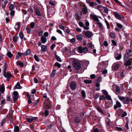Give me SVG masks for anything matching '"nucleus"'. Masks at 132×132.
Wrapping results in <instances>:
<instances>
[{
  "label": "nucleus",
  "mask_w": 132,
  "mask_h": 132,
  "mask_svg": "<svg viewBox=\"0 0 132 132\" xmlns=\"http://www.w3.org/2000/svg\"><path fill=\"white\" fill-rule=\"evenodd\" d=\"M19 37L18 36H15L13 37V41L15 42H16L19 39Z\"/></svg>",
  "instance_id": "7c9ffc66"
},
{
  "label": "nucleus",
  "mask_w": 132,
  "mask_h": 132,
  "mask_svg": "<svg viewBox=\"0 0 132 132\" xmlns=\"http://www.w3.org/2000/svg\"><path fill=\"white\" fill-rule=\"evenodd\" d=\"M110 35L111 37L113 38H114L116 37L115 35L113 33L111 32L110 33Z\"/></svg>",
  "instance_id": "c03bdc74"
},
{
  "label": "nucleus",
  "mask_w": 132,
  "mask_h": 132,
  "mask_svg": "<svg viewBox=\"0 0 132 132\" xmlns=\"http://www.w3.org/2000/svg\"><path fill=\"white\" fill-rule=\"evenodd\" d=\"M125 5L130 9H132V6L127 3H125Z\"/></svg>",
  "instance_id": "de8ad7c7"
},
{
  "label": "nucleus",
  "mask_w": 132,
  "mask_h": 132,
  "mask_svg": "<svg viewBox=\"0 0 132 132\" xmlns=\"http://www.w3.org/2000/svg\"><path fill=\"white\" fill-rule=\"evenodd\" d=\"M35 26V24L34 22H32L30 23V26L32 28H34Z\"/></svg>",
  "instance_id": "6e6d98bb"
},
{
  "label": "nucleus",
  "mask_w": 132,
  "mask_h": 132,
  "mask_svg": "<svg viewBox=\"0 0 132 132\" xmlns=\"http://www.w3.org/2000/svg\"><path fill=\"white\" fill-rule=\"evenodd\" d=\"M7 55L9 58H12L13 55V54H12L11 52L10 51L8 52L7 53Z\"/></svg>",
  "instance_id": "2f4dec72"
},
{
  "label": "nucleus",
  "mask_w": 132,
  "mask_h": 132,
  "mask_svg": "<svg viewBox=\"0 0 132 132\" xmlns=\"http://www.w3.org/2000/svg\"><path fill=\"white\" fill-rule=\"evenodd\" d=\"M38 119L37 117H30L27 118V121L30 123H31L33 121L36 120Z\"/></svg>",
  "instance_id": "1a4fd4ad"
},
{
  "label": "nucleus",
  "mask_w": 132,
  "mask_h": 132,
  "mask_svg": "<svg viewBox=\"0 0 132 132\" xmlns=\"http://www.w3.org/2000/svg\"><path fill=\"white\" fill-rule=\"evenodd\" d=\"M119 67V65L116 64H114L113 66V69L115 70H117L118 69Z\"/></svg>",
  "instance_id": "c85d7f7f"
},
{
  "label": "nucleus",
  "mask_w": 132,
  "mask_h": 132,
  "mask_svg": "<svg viewBox=\"0 0 132 132\" xmlns=\"http://www.w3.org/2000/svg\"><path fill=\"white\" fill-rule=\"evenodd\" d=\"M34 57L35 59L38 62L39 61V59L38 58V56L36 55H34Z\"/></svg>",
  "instance_id": "49530a36"
},
{
  "label": "nucleus",
  "mask_w": 132,
  "mask_h": 132,
  "mask_svg": "<svg viewBox=\"0 0 132 132\" xmlns=\"http://www.w3.org/2000/svg\"><path fill=\"white\" fill-rule=\"evenodd\" d=\"M20 26V22H17L16 23V24L14 27V28L16 29H18L19 28Z\"/></svg>",
  "instance_id": "393cba45"
},
{
  "label": "nucleus",
  "mask_w": 132,
  "mask_h": 132,
  "mask_svg": "<svg viewBox=\"0 0 132 132\" xmlns=\"http://www.w3.org/2000/svg\"><path fill=\"white\" fill-rule=\"evenodd\" d=\"M127 115V113L126 111H125L123 114L122 115L121 117H122L123 118L126 116Z\"/></svg>",
  "instance_id": "69168bd1"
},
{
  "label": "nucleus",
  "mask_w": 132,
  "mask_h": 132,
  "mask_svg": "<svg viewBox=\"0 0 132 132\" xmlns=\"http://www.w3.org/2000/svg\"><path fill=\"white\" fill-rule=\"evenodd\" d=\"M56 31L57 32L60 34L61 35H62V31L60 29H57V30Z\"/></svg>",
  "instance_id": "0e129e2a"
},
{
  "label": "nucleus",
  "mask_w": 132,
  "mask_h": 132,
  "mask_svg": "<svg viewBox=\"0 0 132 132\" xmlns=\"http://www.w3.org/2000/svg\"><path fill=\"white\" fill-rule=\"evenodd\" d=\"M73 65L76 70H78L81 68L80 63L78 61L74 60L73 62Z\"/></svg>",
  "instance_id": "f03ea898"
},
{
  "label": "nucleus",
  "mask_w": 132,
  "mask_h": 132,
  "mask_svg": "<svg viewBox=\"0 0 132 132\" xmlns=\"http://www.w3.org/2000/svg\"><path fill=\"white\" fill-rule=\"evenodd\" d=\"M16 64L17 65H19L21 67H23L24 66L23 63L21 62L20 60H18L16 62Z\"/></svg>",
  "instance_id": "aec40b11"
},
{
  "label": "nucleus",
  "mask_w": 132,
  "mask_h": 132,
  "mask_svg": "<svg viewBox=\"0 0 132 132\" xmlns=\"http://www.w3.org/2000/svg\"><path fill=\"white\" fill-rule=\"evenodd\" d=\"M54 65L55 66L57 67L58 68H60L61 67V64L57 62L55 63Z\"/></svg>",
  "instance_id": "79ce46f5"
},
{
  "label": "nucleus",
  "mask_w": 132,
  "mask_h": 132,
  "mask_svg": "<svg viewBox=\"0 0 132 132\" xmlns=\"http://www.w3.org/2000/svg\"><path fill=\"white\" fill-rule=\"evenodd\" d=\"M105 97L103 95H102L100 96V100H105Z\"/></svg>",
  "instance_id": "5fc2aeb1"
},
{
  "label": "nucleus",
  "mask_w": 132,
  "mask_h": 132,
  "mask_svg": "<svg viewBox=\"0 0 132 132\" xmlns=\"http://www.w3.org/2000/svg\"><path fill=\"white\" fill-rule=\"evenodd\" d=\"M78 50L79 53H81L86 52L88 51V49L86 47H83L81 46H79L78 48Z\"/></svg>",
  "instance_id": "39448f33"
},
{
  "label": "nucleus",
  "mask_w": 132,
  "mask_h": 132,
  "mask_svg": "<svg viewBox=\"0 0 132 132\" xmlns=\"http://www.w3.org/2000/svg\"><path fill=\"white\" fill-rule=\"evenodd\" d=\"M116 90L117 92L119 93H120V89L119 87H116Z\"/></svg>",
  "instance_id": "4d7b16f0"
},
{
  "label": "nucleus",
  "mask_w": 132,
  "mask_h": 132,
  "mask_svg": "<svg viewBox=\"0 0 132 132\" xmlns=\"http://www.w3.org/2000/svg\"><path fill=\"white\" fill-rule=\"evenodd\" d=\"M132 51L131 50H127L124 56V60L125 61H126L129 57L131 56Z\"/></svg>",
  "instance_id": "7ed1b4c3"
},
{
  "label": "nucleus",
  "mask_w": 132,
  "mask_h": 132,
  "mask_svg": "<svg viewBox=\"0 0 132 132\" xmlns=\"http://www.w3.org/2000/svg\"><path fill=\"white\" fill-rule=\"evenodd\" d=\"M103 8L104 10V12L106 14H108L109 11L107 7H103Z\"/></svg>",
  "instance_id": "72a5a7b5"
},
{
  "label": "nucleus",
  "mask_w": 132,
  "mask_h": 132,
  "mask_svg": "<svg viewBox=\"0 0 132 132\" xmlns=\"http://www.w3.org/2000/svg\"><path fill=\"white\" fill-rule=\"evenodd\" d=\"M0 89L1 92L2 93H3L5 91V87L4 84L3 83L1 86L0 85Z\"/></svg>",
  "instance_id": "2eb2a0df"
},
{
  "label": "nucleus",
  "mask_w": 132,
  "mask_h": 132,
  "mask_svg": "<svg viewBox=\"0 0 132 132\" xmlns=\"http://www.w3.org/2000/svg\"><path fill=\"white\" fill-rule=\"evenodd\" d=\"M132 60V58H131L130 59V60H128L125 63V64L126 66L130 65L131 64V60Z\"/></svg>",
  "instance_id": "dca6fc26"
},
{
  "label": "nucleus",
  "mask_w": 132,
  "mask_h": 132,
  "mask_svg": "<svg viewBox=\"0 0 132 132\" xmlns=\"http://www.w3.org/2000/svg\"><path fill=\"white\" fill-rule=\"evenodd\" d=\"M94 3L93 2H91L89 3V5L92 7H93L94 6Z\"/></svg>",
  "instance_id": "338daca9"
},
{
  "label": "nucleus",
  "mask_w": 132,
  "mask_h": 132,
  "mask_svg": "<svg viewBox=\"0 0 132 132\" xmlns=\"http://www.w3.org/2000/svg\"><path fill=\"white\" fill-rule=\"evenodd\" d=\"M49 114L48 111L47 110H45V114L46 116H47Z\"/></svg>",
  "instance_id": "774afa93"
},
{
  "label": "nucleus",
  "mask_w": 132,
  "mask_h": 132,
  "mask_svg": "<svg viewBox=\"0 0 132 132\" xmlns=\"http://www.w3.org/2000/svg\"><path fill=\"white\" fill-rule=\"evenodd\" d=\"M84 34L88 38H90L93 35L92 32L89 31L84 32Z\"/></svg>",
  "instance_id": "423d86ee"
},
{
  "label": "nucleus",
  "mask_w": 132,
  "mask_h": 132,
  "mask_svg": "<svg viewBox=\"0 0 132 132\" xmlns=\"http://www.w3.org/2000/svg\"><path fill=\"white\" fill-rule=\"evenodd\" d=\"M82 96L84 97L86 96V94L84 90H82L81 92Z\"/></svg>",
  "instance_id": "13d9d810"
},
{
  "label": "nucleus",
  "mask_w": 132,
  "mask_h": 132,
  "mask_svg": "<svg viewBox=\"0 0 132 132\" xmlns=\"http://www.w3.org/2000/svg\"><path fill=\"white\" fill-rule=\"evenodd\" d=\"M6 120L5 119H4L2 120L1 122V125L2 126L5 122Z\"/></svg>",
  "instance_id": "3c124183"
},
{
  "label": "nucleus",
  "mask_w": 132,
  "mask_h": 132,
  "mask_svg": "<svg viewBox=\"0 0 132 132\" xmlns=\"http://www.w3.org/2000/svg\"><path fill=\"white\" fill-rule=\"evenodd\" d=\"M113 13L115 17H116L119 19H121V18L120 15L117 12H113Z\"/></svg>",
  "instance_id": "f8f14e48"
},
{
  "label": "nucleus",
  "mask_w": 132,
  "mask_h": 132,
  "mask_svg": "<svg viewBox=\"0 0 132 132\" xmlns=\"http://www.w3.org/2000/svg\"><path fill=\"white\" fill-rule=\"evenodd\" d=\"M70 86L71 89L73 90H74L76 87V84L74 82H72L70 84Z\"/></svg>",
  "instance_id": "0eeeda50"
},
{
  "label": "nucleus",
  "mask_w": 132,
  "mask_h": 132,
  "mask_svg": "<svg viewBox=\"0 0 132 132\" xmlns=\"http://www.w3.org/2000/svg\"><path fill=\"white\" fill-rule=\"evenodd\" d=\"M121 106V105L120 103L118 101L116 102V104L114 106V108L116 109L118 108H120Z\"/></svg>",
  "instance_id": "4468645a"
},
{
  "label": "nucleus",
  "mask_w": 132,
  "mask_h": 132,
  "mask_svg": "<svg viewBox=\"0 0 132 132\" xmlns=\"http://www.w3.org/2000/svg\"><path fill=\"white\" fill-rule=\"evenodd\" d=\"M9 9L10 11L13 10L14 8H15L13 4H11L9 6Z\"/></svg>",
  "instance_id": "473e14b6"
},
{
  "label": "nucleus",
  "mask_w": 132,
  "mask_h": 132,
  "mask_svg": "<svg viewBox=\"0 0 132 132\" xmlns=\"http://www.w3.org/2000/svg\"><path fill=\"white\" fill-rule=\"evenodd\" d=\"M83 7H84L82 9V11L83 13L84 14H86L87 12V7H85V6L84 5L83 6Z\"/></svg>",
  "instance_id": "5701e85b"
},
{
  "label": "nucleus",
  "mask_w": 132,
  "mask_h": 132,
  "mask_svg": "<svg viewBox=\"0 0 132 132\" xmlns=\"http://www.w3.org/2000/svg\"><path fill=\"white\" fill-rule=\"evenodd\" d=\"M116 24L117 26L119 28H120V29H121L122 28V26L121 24L119 23H116Z\"/></svg>",
  "instance_id": "a18cd8bd"
},
{
  "label": "nucleus",
  "mask_w": 132,
  "mask_h": 132,
  "mask_svg": "<svg viewBox=\"0 0 132 132\" xmlns=\"http://www.w3.org/2000/svg\"><path fill=\"white\" fill-rule=\"evenodd\" d=\"M106 98L108 100H111V97L109 95H106L105 96Z\"/></svg>",
  "instance_id": "09e8293b"
},
{
  "label": "nucleus",
  "mask_w": 132,
  "mask_h": 132,
  "mask_svg": "<svg viewBox=\"0 0 132 132\" xmlns=\"http://www.w3.org/2000/svg\"><path fill=\"white\" fill-rule=\"evenodd\" d=\"M13 101L14 102L16 101L18 99V93L16 91H14L13 93Z\"/></svg>",
  "instance_id": "6e6552de"
},
{
  "label": "nucleus",
  "mask_w": 132,
  "mask_h": 132,
  "mask_svg": "<svg viewBox=\"0 0 132 132\" xmlns=\"http://www.w3.org/2000/svg\"><path fill=\"white\" fill-rule=\"evenodd\" d=\"M19 128L17 126H14V131L18 132L19 131Z\"/></svg>",
  "instance_id": "e433bc0d"
},
{
  "label": "nucleus",
  "mask_w": 132,
  "mask_h": 132,
  "mask_svg": "<svg viewBox=\"0 0 132 132\" xmlns=\"http://www.w3.org/2000/svg\"><path fill=\"white\" fill-rule=\"evenodd\" d=\"M26 30L27 31V32L29 34H31V30L28 27H27L26 28Z\"/></svg>",
  "instance_id": "4c0bfd02"
},
{
  "label": "nucleus",
  "mask_w": 132,
  "mask_h": 132,
  "mask_svg": "<svg viewBox=\"0 0 132 132\" xmlns=\"http://www.w3.org/2000/svg\"><path fill=\"white\" fill-rule=\"evenodd\" d=\"M102 80V78L101 77H99L97 79L96 81L98 82H100Z\"/></svg>",
  "instance_id": "680f3d73"
},
{
  "label": "nucleus",
  "mask_w": 132,
  "mask_h": 132,
  "mask_svg": "<svg viewBox=\"0 0 132 132\" xmlns=\"http://www.w3.org/2000/svg\"><path fill=\"white\" fill-rule=\"evenodd\" d=\"M130 99L129 98H125L124 100L123 101V103L124 104H127L130 102Z\"/></svg>",
  "instance_id": "a211bd4d"
},
{
  "label": "nucleus",
  "mask_w": 132,
  "mask_h": 132,
  "mask_svg": "<svg viewBox=\"0 0 132 132\" xmlns=\"http://www.w3.org/2000/svg\"><path fill=\"white\" fill-rule=\"evenodd\" d=\"M19 37L21 39H22L23 38L24 35L21 31L19 33Z\"/></svg>",
  "instance_id": "c9c22d12"
},
{
  "label": "nucleus",
  "mask_w": 132,
  "mask_h": 132,
  "mask_svg": "<svg viewBox=\"0 0 132 132\" xmlns=\"http://www.w3.org/2000/svg\"><path fill=\"white\" fill-rule=\"evenodd\" d=\"M90 17L91 18L93 19L95 21H97V22L99 21L97 16L96 15L90 14Z\"/></svg>",
  "instance_id": "9d476101"
},
{
  "label": "nucleus",
  "mask_w": 132,
  "mask_h": 132,
  "mask_svg": "<svg viewBox=\"0 0 132 132\" xmlns=\"http://www.w3.org/2000/svg\"><path fill=\"white\" fill-rule=\"evenodd\" d=\"M22 88L20 86V83L19 82H18L15 85L14 88V89H20Z\"/></svg>",
  "instance_id": "412c9836"
},
{
  "label": "nucleus",
  "mask_w": 132,
  "mask_h": 132,
  "mask_svg": "<svg viewBox=\"0 0 132 132\" xmlns=\"http://www.w3.org/2000/svg\"><path fill=\"white\" fill-rule=\"evenodd\" d=\"M4 76L6 78V80L7 81H9L10 79L13 76L10 72H5L3 73Z\"/></svg>",
  "instance_id": "20e7f679"
},
{
  "label": "nucleus",
  "mask_w": 132,
  "mask_h": 132,
  "mask_svg": "<svg viewBox=\"0 0 132 132\" xmlns=\"http://www.w3.org/2000/svg\"><path fill=\"white\" fill-rule=\"evenodd\" d=\"M55 57L57 61L60 62H61L62 61L60 58L59 56H57L56 55H55Z\"/></svg>",
  "instance_id": "58836bf2"
},
{
  "label": "nucleus",
  "mask_w": 132,
  "mask_h": 132,
  "mask_svg": "<svg viewBox=\"0 0 132 132\" xmlns=\"http://www.w3.org/2000/svg\"><path fill=\"white\" fill-rule=\"evenodd\" d=\"M11 12L10 13V14L11 15L13 16L14 15V14L15 13V11L14 10H12L10 11Z\"/></svg>",
  "instance_id": "bf43d9fd"
},
{
  "label": "nucleus",
  "mask_w": 132,
  "mask_h": 132,
  "mask_svg": "<svg viewBox=\"0 0 132 132\" xmlns=\"http://www.w3.org/2000/svg\"><path fill=\"white\" fill-rule=\"evenodd\" d=\"M41 50L43 52H46L47 51V46L45 45H43L41 46Z\"/></svg>",
  "instance_id": "6ab92c4d"
},
{
  "label": "nucleus",
  "mask_w": 132,
  "mask_h": 132,
  "mask_svg": "<svg viewBox=\"0 0 132 132\" xmlns=\"http://www.w3.org/2000/svg\"><path fill=\"white\" fill-rule=\"evenodd\" d=\"M118 97L119 99L120 100H121V101H123L124 99L125 98V97H122L121 96H119Z\"/></svg>",
  "instance_id": "052dcab7"
},
{
  "label": "nucleus",
  "mask_w": 132,
  "mask_h": 132,
  "mask_svg": "<svg viewBox=\"0 0 132 132\" xmlns=\"http://www.w3.org/2000/svg\"><path fill=\"white\" fill-rule=\"evenodd\" d=\"M121 54H118L117 55L115 56V59L117 60H119L121 58Z\"/></svg>",
  "instance_id": "cd10ccee"
},
{
  "label": "nucleus",
  "mask_w": 132,
  "mask_h": 132,
  "mask_svg": "<svg viewBox=\"0 0 132 132\" xmlns=\"http://www.w3.org/2000/svg\"><path fill=\"white\" fill-rule=\"evenodd\" d=\"M56 70L54 69H53L51 75V77L53 78L56 74Z\"/></svg>",
  "instance_id": "c756f323"
},
{
  "label": "nucleus",
  "mask_w": 132,
  "mask_h": 132,
  "mask_svg": "<svg viewBox=\"0 0 132 132\" xmlns=\"http://www.w3.org/2000/svg\"><path fill=\"white\" fill-rule=\"evenodd\" d=\"M35 12L37 15L38 16H40L41 15L40 10L38 8H36L35 10Z\"/></svg>",
  "instance_id": "ddd939ff"
},
{
  "label": "nucleus",
  "mask_w": 132,
  "mask_h": 132,
  "mask_svg": "<svg viewBox=\"0 0 132 132\" xmlns=\"http://www.w3.org/2000/svg\"><path fill=\"white\" fill-rule=\"evenodd\" d=\"M87 46L89 48L92 49L94 48V45L90 43H88L87 44Z\"/></svg>",
  "instance_id": "a878e982"
},
{
  "label": "nucleus",
  "mask_w": 132,
  "mask_h": 132,
  "mask_svg": "<svg viewBox=\"0 0 132 132\" xmlns=\"http://www.w3.org/2000/svg\"><path fill=\"white\" fill-rule=\"evenodd\" d=\"M96 23L99 26L100 29L101 30H103V29L104 27L102 23L100 22V20L98 22H97Z\"/></svg>",
  "instance_id": "4be33fe9"
},
{
  "label": "nucleus",
  "mask_w": 132,
  "mask_h": 132,
  "mask_svg": "<svg viewBox=\"0 0 132 132\" xmlns=\"http://www.w3.org/2000/svg\"><path fill=\"white\" fill-rule=\"evenodd\" d=\"M81 120L80 117L76 116L75 118V121L76 123H79Z\"/></svg>",
  "instance_id": "f3484780"
},
{
  "label": "nucleus",
  "mask_w": 132,
  "mask_h": 132,
  "mask_svg": "<svg viewBox=\"0 0 132 132\" xmlns=\"http://www.w3.org/2000/svg\"><path fill=\"white\" fill-rule=\"evenodd\" d=\"M3 73L4 72H6V71L7 69V64H4V65L3 67Z\"/></svg>",
  "instance_id": "ea45409f"
},
{
  "label": "nucleus",
  "mask_w": 132,
  "mask_h": 132,
  "mask_svg": "<svg viewBox=\"0 0 132 132\" xmlns=\"http://www.w3.org/2000/svg\"><path fill=\"white\" fill-rule=\"evenodd\" d=\"M112 44L114 46H116L117 45V42L114 40H111Z\"/></svg>",
  "instance_id": "8fccbe9b"
},
{
  "label": "nucleus",
  "mask_w": 132,
  "mask_h": 132,
  "mask_svg": "<svg viewBox=\"0 0 132 132\" xmlns=\"http://www.w3.org/2000/svg\"><path fill=\"white\" fill-rule=\"evenodd\" d=\"M84 82L87 84H90L92 83V81L91 80H85Z\"/></svg>",
  "instance_id": "37998d69"
},
{
  "label": "nucleus",
  "mask_w": 132,
  "mask_h": 132,
  "mask_svg": "<svg viewBox=\"0 0 132 132\" xmlns=\"http://www.w3.org/2000/svg\"><path fill=\"white\" fill-rule=\"evenodd\" d=\"M31 53L30 50L29 49L27 50L24 53L22 54L25 55H29Z\"/></svg>",
  "instance_id": "bb28decb"
},
{
  "label": "nucleus",
  "mask_w": 132,
  "mask_h": 132,
  "mask_svg": "<svg viewBox=\"0 0 132 132\" xmlns=\"http://www.w3.org/2000/svg\"><path fill=\"white\" fill-rule=\"evenodd\" d=\"M7 3H8L7 1H5L4 2V4H2V7L3 9H4Z\"/></svg>",
  "instance_id": "a19ab883"
},
{
  "label": "nucleus",
  "mask_w": 132,
  "mask_h": 132,
  "mask_svg": "<svg viewBox=\"0 0 132 132\" xmlns=\"http://www.w3.org/2000/svg\"><path fill=\"white\" fill-rule=\"evenodd\" d=\"M78 24L79 26L81 27H83L84 26V24L81 22H79L78 23Z\"/></svg>",
  "instance_id": "864d4df0"
},
{
  "label": "nucleus",
  "mask_w": 132,
  "mask_h": 132,
  "mask_svg": "<svg viewBox=\"0 0 132 132\" xmlns=\"http://www.w3.org/2000/svg\"><path fill=\"white\" fill-rule=\"evenodd\" d=\"M75 37L79 41H81L83 40V36L81 34L76 36Z\"/></svg>",
  "instance_id": "9b49d317"
},
{
  "label": "nucleus",
  "mask_w": 132,
  "mask_h": 132,
  "mask_svg": "<svg viewBox=\"0 0 132 132\" xmlns=\"http://www.w3.org/2000/svg\"><path fill=\"white\" fill-rule=\"evenodd\" d=\"M43 97L45 98L44 102V108L45 109H48L51 108V104L49 98L47 97V94H45L43 95Z\"/></svg>",
  "instance_id": "f257e3e1"
},
{
  "label": "nucleus",
  "mask_w": 132,
  "mask_h": 132,
  "mask_svg": "<svg viewBox=\"0 0 132 132\" xmlns=\"http://www.w3.org/2000/svg\"><path fill=\"white\" fill-rule=\"evenodd\" d=\"M76 39L75 38H73L72 39H70V41L71 43H73L75 42Z\"/></svg>",
  "instance_id": "603ef678"
},
{
  "label": "nucleus",
  "mask_w": 132,
  "mask_h": 132,
  "mask_svg": "<svg viewBox=\"0 0 132 132\" xmlns=\"http://www.w3.org/2000/svg\"><path fill=\"white\" fill-rule=\"evenodd\" d=\"M41 40L42 42L43 43H45L47 41L46 38L43 36L41 37Z\"/></svg>",
  "instance_id": "b1692460"
},
{
  "label": "nucleus",
  "mask_w": 132,
  "mask_h": 132,
  "mask_svg": "<svg viewBox=\"0 0 132 132\" xmlns=\"http://www.w3.org/2000/svg\"><path fill=\"white\" fill-rule=\"evenodd\" d=\"M21 11L24 15H26L27 13V11L24 9H22Z\"/></svg>",
  "instance_id": "e2e57ef3"
},
{
  "label": "nucleus",
  "mask_w": 132,
  "mask_h": 132,
  "mask_svg": "<svg viewBox=\"0 0 132 132\" xmlns=\"http://www.w3.org/2000/svg\"><path fill=\"white\" fill-rule=\"evenodd\" d=\"M105 22L106 23V26H107V28L108 29H110V26L109 25V22L107 21V20L105 19Z\"/></svg>",
  "instance_id": "f704fd0d"
}]
</instances>
